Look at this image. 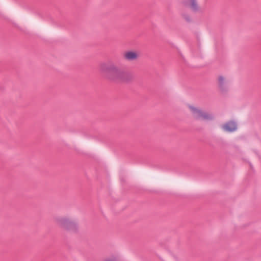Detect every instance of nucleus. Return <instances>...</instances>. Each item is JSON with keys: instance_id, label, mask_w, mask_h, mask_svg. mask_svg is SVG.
Segmentation results:
<instances>
[{"instance_id": "20e7f679", "label": "nucleus", "mask_w": 261, "mask_h": 261, "mask_svg": "<svg viewBox=\"0 0 261 261\" xmlns=\"http://www.w3.org/2000/svg\"><path fill=\"white\" fill-rule=\"evenodd\" d=\"M217 86L221 94H227L230 90V80L224 75H219L217 79Z\"/></svg>"}, {"instance_id": "7ed1b4c3", "label": "nucleus", "mask_w": 261, "mask_h": 261, "mask_svg": "<svg viewBox=\"0 0 261 261\" xmlns=\"http://www.w3.org/2000/svg\"><path fill=\"white\" fill-rule=\"evenodd\" d=\"M188 107L192 117L195 120L210 121L215 119V116L212 113L203 111L198 107L191 105H188Z\"/></svg>"}, {"instance_id": "6e6552de", "label": "nucleus", "mask_w": 261, "mask_h": 261, "mask_svg": "<svg viewBox=\"0 0 261 261\" xmlns=\"http://www.w3.org/2000/svg\"><path fill=\"white\" fill-rule=\"evenodd\" d=\"M103 261H121V257L117 254H112L106 257Z\"/></svg>"}, {"instance_id": "f03ea898", "label": "nucleus", "mask_w": 261, "mask_h": 261, "mask_svg": "<svg viewBox=\"0 0 261 261\" xmlns=\"http://www.w3.org/2000/svg\"><path fill=\"white\" fill-rule=\"evenodd\" d=\"M55 222L61 228L72 232L76 233L79 230L77 222L68 217L57 216L54 218Z\"/></svg>"}, {"instance_id": "f257e3e1", "label": "nucleus", "mask_w": 261, "mask_h": 261, "mask_svg": "<svg viewBox=\"0 0 261 261\" xmlns=\"http://www.w3.org/2000/svg\"><path fill=\"white\" fill-rule=\"evenodd\" d=\"M99 70L105 77L110 81L128 82L132 78L130 74L121 69L111 60L100 63Z\"/></svg>"}, {"instance_id": "423d86ee", "label": "nucleus", "mask_w": 261, "mask_h": 261, "mask_svg": "<svg viewBox=\"0 0 261 261\" xmlns=\"http://www.w3.org/2000/svg\"><path fill=\"white\" fill-rule=\"evenodd\" d=\"M123 57L126 61H133L138 59L139 55L135 51L129 50L123 53Z\"/></svg>"}, {"instance_id": "39448f33", "label": "nucleus", "mask_w": 261, "mask_h": 261, "mask_svg": "<svg viewBox=\"0 0 261 261\" xmlns=\"http://www.w3.org/2000/svg\"><path fill=\"white\" fill-rule=\"evenodd\" d=\"M221 127L225 132L232 133L238 129V124L234 120H230L222 124Z\"/></svg>"}, {"instance_id": "0eeeda50", "label": "nucleus", "mask_w": 261, "mask_h": 261, "mask_svg": "<svg viewBox=\"0 0 261 261\" xmlns=\"http://www.w3.org/2000/svg\"><path fill=\"white\" fill-rule=\"evenodd\" d=\"M184 3L185 6L190 8L194 12H198L199 10L196 0H186Z\"/></svg>"}, {"instance_id": "1a4fd4ad", "label": "nucleus", "mask_w": 261, "mask_h": 261, "mask_svg": "<svg viewBox=\"0 0 261 261\" xmlns=\"http://www.w3.org/2000/svg\"><path fill=\"white\" fill-rule=\"evenodd\" d=\"M182 18L188 22L190 23L192 22V18L190 15L186 13H183L181 14Z\"/></svg>"}]
</instances>
